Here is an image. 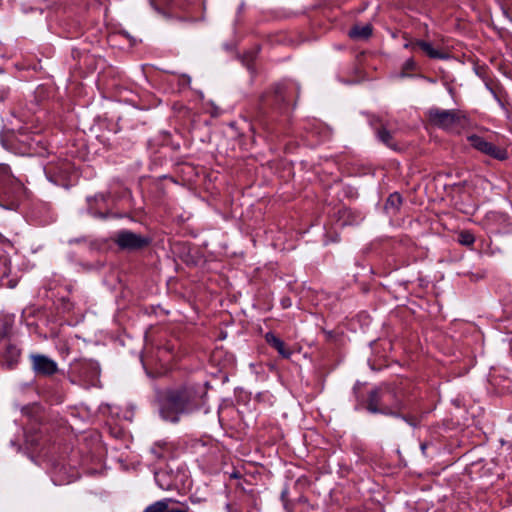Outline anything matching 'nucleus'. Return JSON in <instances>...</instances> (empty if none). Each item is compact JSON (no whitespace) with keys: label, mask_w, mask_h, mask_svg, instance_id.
<instances>
[{"label":"nucleus","mask_w":512,"mask_h":512,"mask_svg":"<svg viewBox=\"0 0 512 512\" xmlns=\"http://www.w3.org/2000/svg\"><path fill=\"white\" fill-rule=\"evenodd\" d=\"M201 397V391L194 386L170 390L161 400L160 415L164 420L175 423L182 415L196 410Z\"/></svg>","instance_id":"nucleus-1"},{"label":"nucleus","mask_w":512,"mask_h":512,"mask_svg":"<svg viewBox=\"0 0 512 512\" xmlns=\"http://www.w3.org/2000/svg\"><path fill=\"white\" fill-rule=\"evenodd\" d=\"M403 408V403L388 388L375 389L369 393L367 410L373 414L399 417Z\"/></svg>","instance_id":"nucleus-2"},{"label":"nucleus","mask_w":512,"mask_h":512,"mask_svg":"<svg viewBox=\"0 0 512 512\" xmlns=\"http://www.w3.org/2000/svg\"><path fill=\"white\" fill-rule=\"evenodd\" d=\"M71 382L86 389L97 387L100 382L99 364L92 360L75 364L71 369Z\"/></svg>","instance_id":"nucleus-3"},{"label":"nucleus","mask_w":512,"mask_h":512,"mask_svg":"<svg viewBox=\"0 0 512 512\" xmlns=\"http://www.w3.org/2000/svg\"><path fill=\"white\" fill-rule=\"evenodd\" d=\"M430 122L441 129L454 130L465 124V115L459 110L432 108L428 111Z\"/></svg>","instance_id":"nucleus-4"},{"label":"nucleus","mask_w":512,"mask_h":512,"mask_svg":"<svg viewBox=\"0 0 512 512\" xmlns=\"http://www.w3.org/2000/svg\"><path fill=\"white\" fill-rule=\"evenodd\" d=\"M22 188V184L10 174L9 167L0 164V197L15 198Z\"/></svg>","instance_id":"nucleus-5"},{"label":"nucleus","mask_w":512,"mask_h":512,"mask_svg":"<svg viewBox=\"0 0 512 512\" xmlns=\"http://www.w3.org/2000/svg\"><path fill=\"white\" fill-rule=\"evenodd\" d=\"M114 240L119 247L128 250L140 249L149 243L146 237L127 230L117 232Z\"/></svg>","instance_id":"nucleus-6"},{"label":"nucleus","mask_w":512,"mask_h":512,"mask_svg":"<svg viewBox=\"0 0 512 512\" xmlns=\"http://www.w3.org/2000/svg\"><path fill=\"white\" fill-rule=\"evenodd\" d=\"M30 360L32 369L36 374L51 376L58 370L57 363L51 358L42 354H31Z\"/></svg>","instance_id":"nucleus-7"},{"label":"nucleus","mask_w":512,"mask_h":512,"mask_svg":"<svg viewBox=\"0 0 512 512\" xmlns=\"http://www.w3.org/2000/svg\"><path fill=\"white\" fill-rule=\"evenodd\" d=\"M416 44L418 45V49H420L424 54H426L431 59H447L448 54L436 47H434L430 42L425 40H416Z\"/></svg>","instance_id":"nucleus-8"},{"label":"nucleus","mask_w":512,"mask_h":512,"mask_svg":"<svg viewBox=\"0 0 512 512\" xmlns=\"http://www.w3.org/2000/svg\"><path fill=\"white\" fill-rule=\"evenodd\" d=\"M173 502L172 499L166 498L153 503L148 506L144 512H189L188 506L183 505L182 508L169 509V504Z\"/></svg>","instance_id":"nucleus-9"},{"label":"nucleus","mask_w":512,"mask_h":512,"mask_svg":"<svg viewBox=\"0 0 512 512\" xmlns=\"http://www.w3.org/2000/svg\"><path fill=\"white\" fill-rule=\"evenodd\" d=\"M265 338L267 343L273 348H275L280 355H282L284 358L290 357L291 351L286 347L285 343L281 339H279L272 333H267Z\"/></svg>","instance_id":"nucleus-10"},{"label":"nucleus","mask_w":512,"mask_h":512,"mask_svg":"<svg viewBox=\"0 0 512 512\" xmlns=\"http://www.w3.org/2000/svg\"><path fill=\"white\" fill-rule=\"evenodd\" d=\"M372 34V27L370 25L354 26L350 32V37L354 39H367Z\"/></svg>","instance_id":"nucleus-11"},{"label":"nucleus","mask_w":512,"mask_h":512,"mask_svg":"<svg viewBox=\"0 0 512 512\" xmlns=\"http://www.w3.org/2000/svg\"><path fill=\"white\" fill-rule=\"evenodd\" d=\"M484 154L501 161L507 159L508 156L505 149L495 146L493 143L488 146Z\"/></svg>","instance_id":"nucleus-12"},{"label":"nucleus","mask_w":512,"mask_h":512,"mask_svg":"<svg viewBox=\"0 0 512 512\" xmlns=\"http://www.w3.org/2000/svg\"><path fill=\"white\" fill-rule=\"evenodd\" d=\"M468 141L470 145L477 149L478 151L484 153L488 146H490L491 142L486 141L484 138L478 135H471L468 137Z\"/></svg>","instance_id":"nucleus-13"},{"label":"nucleus","mask_w":512,"mask_h":512,"mask_svg":"<svg viewBox=\"0 0 512 512\" xmlns=\"http://www.w3.org/2000/svg\"><path fill=\"white\" fill-rule=\"evenodd\" d=\"M458 242L465 246H472L475 242V237L469 231H461L458 235Z\"/></svg>","instance_id":"nucleus-14"},{"label":"nucleus","mask_w":512,"mask_h":512,"mask_svg":"<svg viewBox=\"0 0 512 512\" xmlns=\"http://www.w3.org/2000/svg\"><path fill=\"white\" fill-rule=\"evenodd\" d=\"M377 135L384 144H386L389 147H393L391 143L392 136L389 131L383 128L378 131Z\"/></svg>","instance_id":"nucleus-15"},{"label":"nucleus","mask_w":512,"mask_h":512,"mask_svg":"<svg viewBox=\"0 0 512 512\" xmlns=\"http://www.w3.org/2000/svg\"><path fill=\"white\" fill-rule=\"evenodd\" d=\"M399 417L413 427H416L419 423V419L416 416H405L400 413Z\"/></svg>","instance_id":"nucleus-16"},{"label":"nucleus","mask_w":512,"mask_h":512,"mask_svg":"<svg viewBox=\"0 0 512 512\" xmlns=\"http://www.w3.org/2000/svg\"><path fill=\"white\" fill-rule=\"evenodd\" d=\"M401 202V197L398 194H393L388 198L387 203L391 204L392 206H398Z\"/></svg>","instance_id":"nucleus-17"},{"label":"nucleus","mask_w":512,"mask_h":512,"mask_svg":"<svg viewBox=\"0 0 512 512\" xmlns=\"http://www.w3.org/2000/svg\"><path fill=\"white\" fill-rule=\"evenodd\" d=\"M404 70H414L416 68V62L413 59H408L404 64Z\"/></svg>","instance_id":"nucleus-18"},{"label":"nucleus","mask_w":512,"mask_h":512,"mask_svg":"<svg viewBox=\"0 0 512 512\" xmlns=\"http://www.w3.org/2000/svg\"><path fill=\"white\" fill-rule=\"evenodd\" d=\"M7 352L9 353L11 359H14L19 356V350L16 347L9 346L7 348Z\"/></svg>","instance_id":"nucleus-19"},{"label":"nucleus","mask_w":512,"mask_h":512,"mask_svg":"<svg viewBox=\"0 0 512 512\" xmlns=\"http://www.w3.org/2000/svg\"><path fill=\"white\" fill-rule=\"evenodd\" d=\"M45 172L47 174V177L50 181L54 182V183H57L58 181L56 179L53 178L52 176V173H54L55 171L53 170L52 167H48L45 169Z\"/></svg>","instance_id":"nucleus-20"},{"label":"nucleus","mask_w":512,"mask_h":512,"mask_svg":"<svg viewBox=\"0 0 512 512\" xmlns=\"http://www.w3.org/2000/svg\"><path fill=\"white\" fill-rule=\"evenodd\" d=\"M405 48L411 49L412 51H415L418 49V45L416 44V40L410 41L404 45Z\"/></svg>","instance_id":"nucleus-21"},{"label":"nucleus","mask_w":512,"mask_h":512,"mask_svg":"<svg viewBox=\"0 0 512 512\" xmlns=\"http://www.w3.org/2000/svg\"><path fill=\"white\" fill-rule=\"evenodd\" d=\"M6 333H7V332H6V329L2 330V331L0 332V339H1V338H3V337L6 335Z\"/></svg>","instance_id":"nucleus-22"},{"label":"nucleus","mask_w":512,"mask_h":512,"mask_svg":"<svg viewBox=\"0 0 512 512\" xmlns=\"http://www.w3.org/2000/svg\"><path fill=\"white\" fill-rule=\"evenodd\" d=\"M53 481H54V483H55V484H58V485H62V484H64V483H65V482H63V481H57V480H55V479H54Z\"/></svg>","instance_id":"nucleus-23"},{"label":"nucleus","mask_w":512,"mask_h":512,"mask_svg":"<svg viewBox=\"0 0 512 512\" xmlns=\"http://www.w3.org/2000/svg\"><path fill=\"white\" fill-rule=\"evenodd\" d=\"M8 207L9 208H13L14 207V202H12Z\"/></svg>","instance_id":"nucleus-24"},{"label":"nucleus","mask_w":512,"mask_h":512,"mask_svg":"<svg viewBox=\"0 0 512 512\" xmlns=\"http://www.w3.org/2000/svg\"><path fill=\"white\" fill-rule=\"evenodd\" d=\"M0 241H4V236L0 234Z\"/></svg>","instance_id":"nucleus-25"}]
</instances>
